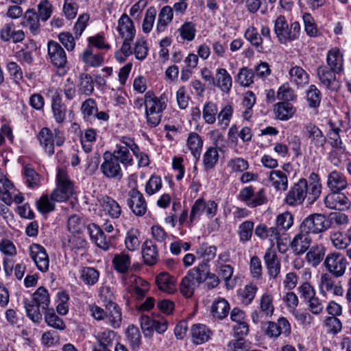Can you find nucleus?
Returning a JSON list of instances; mask_svg holds the SVG:
<instances>
[{
    "instance_id": "f257e3e1",
    "label": "nucleus",
    "mask_w": 351,
    "mask_h": 351,
    "mask_svg": "<svg viewBox=\"0 0 351 351\" xmlns=\"http://www.w3.org/2000/svg\"><path fill=\"white\" fill-rule=\"evenodd\" d=\"M132 165V154L125 149L119 147L112 152H104L100 171L106 178L120 180L123 176L121 165L126 169Z\"/></svg>"
},
{
    "instance_id": "f03ea898",
    "label": "nucleus",
    "mask_w": 351,
    "mask_h": 351,
    "mask_svg": "<svg viewBox=\"0 0 351 351\" xmlns=\"http://www.w3.org/2000/svg\"><path fill=\"white\" fill-rule=\"evenodd\" d=\"M144 101L147 124L149 128H156L160 123L162 113L167 108L168 95L164 93L156 96L149 91L145 95Z\"/></svg>"
},
{
    "instance_id": "7ed1b4c3",
    "label": "nucleus",
    "mask_w": 351,
    "mask_h": 351,
    "mask_svg": "<svg viewBox=\"0 0 351 351\" xmlns=\"http://www.w3.org/2000/svg\"><path fill=\"white\" fill-rule=\"evenodd\" d=\"M40 145L43 147L45 152L52 156L55 153L54 145L62 146L65 141V137L63 132L59 129H55L52 132L49 128H43L36 136Z\"/></svg>"
},
{
    "instance_id": "20e7f679",
    "label": "nucleus",
    "mask_w": 351,
    "mask_h": 351,
    "mask_svg": "<svg viewBox=\"0 0 351 351\" xmlns=\"http://www.w3.org/2000/svg\"><path fill=\"white\" fill-rule=\"evenodd\" d=\"M274 32L282 44L295 40L299 38L300 34V25L298 22L292 23L289 27L285 17L280 15L275 21Z\"/></svg>"
},
{
    "instance_id": "39448f33",
    "label": "nucleus",
    "mask_w": 351,
    "mask_h": 351,
    "mask_svg": "<svg viewBox=\"0 0 351 351\" xmlns=\"http://www.w3.org/2000/svg\"><path fill=\"white\" fill-rule=\"evenodd\" d=\"M57 186L51 194L52 201L63 202L66 201L73 193V184L69 180L66 172L59 169L56 176Z\"/></svg>"
},
{
    "instance_id": "423d86ee",
    "label": "nucleus",
    "mask_w": 351,
    "mask_h": 351,
    "mask_svg": "<svg viewBox=\"0 0 351 351\" xmlns=\"http://www.w3.org/2000/svg\"><path fill=\"white\" fill-rule=\"evenodd\" d=\"M306 198L308 204H312L314 203L311 202L308 199L309 192L307 180L304 178H301L290 188L286 195L285 202L289 206H297L301 205Z\"/></svg>"
},
{
    "instance_id": "0eeeda50",
    "label": "nucleus",
    "mask_w": 351,
    "mask_h": 351,
    "mask_svg": "<svg viewBox=\"0 0 351 351\" xmlns=\"http://www.w3.org/2000/svg\"><path fill=\"white\" fill-rule=\"evenodd\" d=\"M330 221L326 216L322 214H311L306 217L300 226L302 232L310 234H319L330 228Z\"/></svg>"
},
{
    "instance_id": "6e6552de",
    "label": "nucleus",
    "mask_w": 351,
    "mask_h": 351,
    "mask_svg": "<svg viewBox=\"0 0 351 351\" xmlns=\"http://www.w3.org/2000/svg\"><path fill=\"white\" fill-rule=\"evenodd\" d=\"M324 265L327 271L336 278L344 275L348 262L346 257L339 252H332L326 256Z\"/></svg>"
},
{
    "instance_id": "1a4fd4ad",
    "label": "nucleus",
    "mask_w": 351,
    "mask_h": 351,
    "mask_svg": "<svg viewBox=\"0 0 351 351\" xmlns=\"http://www.w3.org/2000/svg\"><path fill=\"white\" fill-rule=\"evenodd\" d=\"M238 199L252 208L267 202L265 189H261L258 192L254 193V188L252 186L242 189L238 195Z\"/></svg>"
},
{
    "instance_id": "9d476101",
    "label": "nucleus",
    "mask_w": 351,
    "mask_h": 351,
    "mask_svg": "<svg viewBox=\"0 0 351 351\" xmlns=\"http://www.w3.org/2000/svg\"><path fill=\"white\" fill-rule=\"evenodd\" d=\"M217 210V204L215 201L206 202L204 199H197L191 208L190 221L198 219L204 213H206L208 217L212 218L216 215Z\"/></svg>"
},
{
    "instance_id": "9b49d317",
    "label": "nucleus",
    "mask_w": 351,
    "mask_h": 351,
    "mask_svg": "<svg viewBox=\"0 0 351 351\" xmlns=\"http://www.w3.org/2000/svg\"><path fill=\"white\" fill-rule=\"evenodd\" d=\"M90 239L100 249L107 251L113 246V237H107L103 230L97 224L91 223L87 226Z\"/></svg>"
},
{
    "instance_id": "f8f14e48",
    "label": "nucleus",
    "mask_w": 351,
    "mask_h": 351,
    "mask_svg": "<svg viewBox=\"0 0 351 351\" xmlns=\"http://www.w3.org/2000/svg\"><path fill=\"white\" fill-rule=\"evenodd\" d=\"M29 256L38 270L46 272L49 267V258L45 247L39 244L33 243L29 246Z\"/></svg>"
},
{
    "instance_id": "ddd939ff",
    "label": "nucleus",
    "mask_w": 351,
    "mask_h": 351,
    "mask_svg": "<svg viewBox=\"0 0 351 351\" xmlns=\"http://www.w3.org/2000/svg\"><path fill=\"white\" fill-rule=\"evenodd\" d=\"M128 205L136 216H143L147 211V202L141 192L134 188L129 191Z\"/></svg>"
},
{
    "instance_id": "4468645a",
    "label": "nucleus",
    "mask_w": 351,
    "mask_h": 351,
    "mask_svg": "<svg viewBox=\"0 0 351 351\" xmlns=\"http://www.w3.org/2000/svg\"><path fill=\"white\" fill-rule=\"evenodd\" d=\"M264 262L268 275L272 279H276L280 273L281 263L277 253L272 247L268 248L264 255Z\"/></svg>"
},
{
    "instance_id": "2eb2a0df",
    "label": "nucleus",
    "mask_w": 351,
    "mask_h": 351,
    "mask_svg": "<svg viewBox=\"0 0 351 351\" xmlns=\"http://www.w3.org/2000/svg\"><path fill=\"white\" fill-rule=\"evenodd\" d=\"M48 56L51 62L58 68H64L67 63L66 53L57 42L48 43Z\"/></svg>"
},
{
    "instance_id": "dca6fc26",
    "label": "nucleus",
    "mask_w": 351,
    "mask_h": 351,
    "mask_svg": "<svg viewBox=\"0 0 351 351\" xmlns=\"http://www.w3.org/2000/svg\"><path fill=\"white\" fill-rule=\"evenodd\" d=\"M325 206L333 210H344L349 208L350 202L349 199L339 191H332L324 199Z\"/></svg>"
},
{
    "instance_id": "f3484780",
    "label": "nucleus",
    "mask_w": 351,
    "mask_h": 351,
    "mask_svg": "<svg viewBox=\"0 0 351 351\" xmlns=\"http://www.w3.org/2000/svg\"><path fill=\"white\" fill-rule=\"evenodd\" d=\"M319 290L322 295L331 293L334 295H342L343 293L340 282L336 283L333 277L327 273L321 275Z\"/></svg>"
},
{
    "instance_id": "a211bd4d",
    "label": "nucleus",
    "mask_w": 351,
    "mask_h": 351,
    "mask_svg": "<svg viewBox=\"0 0 351 351\" xmlns=\"http://www.w3.org/2000/svg\"><path fill=\"white\" fill-rule=\"evenodd\" d=\"M291 333V326L288 320L285 317H280L278 322H269L266 330V334L270 337H278L280 335L286 337Z\"/></svg>"
},
{
    "instance_id": "6ab92c4d",
    "label": "nucleus",
    "mask_w": 351,
    "mask_h": 351,
    "mask_svg": "<svg viewBox=\"0 0 351 351\" xmlns=\"http://www.w3.org/2000/svg\"><path fill=\"white\" fill-rule=\"evenodd\" d=\"M311 241L312 239L309 234L300 230L299 233L293 239L290 245L294 253L300 255L304 254L309 248Z\"/></svg>"
},
{
    "instance_id": "aec40b11",
    "label": "nucleus",
    "mask_w": 351,
    "mask_h": 351,
    "mask_svg": "<svg viewBox=\"0 0 351 351\" xmlns=\"http://www.w3.org/2000/svg\"><path fill=\"white\" fill-rule=\"evenodd\" d=\"M103 210L112 219H118L122 213L119 204L110 196L105 195L99 200Z\"/></svg>"
},
{
    "instance_id": "412c9836",
    "label": "nucleus",
    "mask_w": 351,
    "mask_h": 351,
    "mask_svg": "<svg viewBox=\"0 0 351 351\" xmlns=\"http://www.w3.org/2000/svg\"><path fill=\"white\" fill-rule=\"evenodd\" d=\"M142 256L145 264L155 265L158 260V252L156 244L150 239H147L142 245Z\"/></svg>"
},
{
    "instance_id": "4be33fe9",
    "label": "nucleus",
    "mask_w": 351,
    "mask_h": 351,
    "mask_svg": "<svg viewBox=\"0 0 351 351\" xmlns=\"http://www.w3.org/2000/svg\"><path fill=\"white\" fill-rule=\"evenodd\" d=\"M106 318L114 328H118L122 323V315L120 307L114 302H110L106 306Z\"/></svg>"
},
{
    "instance_id": "5701e85b",
    "label": "nucleus",
    "mask_w": 351,
    "mask_h": 351,
    "mask_svg": "<svg viewBox=\"0 0 351 351\" xmlns=\"http://www.w3.org/2000/svg\"><path fill=\"white\" fill-rule=\"evenodd\" d=\"M326 61L330 70L333 72L339 73L343 71V55L338 48L335 47L328 51Z\"/></svg>"
},
{
    "instance_id": "b1692460",
    "label": "nucleus",
    "mask_w": 351,
    "mask_h": 351,
    "mask_svg": "<svg viewBox=\"0 0 351 351\" xmlns=\"http://www.w3.org/2000/svg\"><path fill=\"white\" fill-rule=\"evenodd\" d=\"M158 289L167 293H173L176 290V279L167 272L158 274L156 278Z\"/></svg>"
},
{
    "instance_id": "393cba45",
    "label": "nucleus",
    "mask_w": 351,
    "mask_h": 351,
    "mask_svg": "<svg viewBox=\"0 0 351 351\" xmlns=\"http://www.w3.org/2000/svg\"><path fill=\"white\" fill-rule=\"evenodd\" d=\"M117 29L123 38H128L133 40L135 36V29L132 21L129 16L123 14L119 20Z\"/></svg>"
},
{
    "instance_id": "a878e982",
    "label": "nucleus",
    "mask_w": 351,
    "mask_h": 351,
    "mask_svg": "<svg viewBox=\"0 0 351 351\" xmlns=\"http://www.w3.org/2000/svg\"><path fill=\"white\" fill-rule=\"evenodd\" d=\"M210 330L204 324H193L191 328L192 341L197 345L207 341L210 337Z\"/></svg>"
},
{
    "instance_id": "bb28decb",
    "label": "nucleus",
    "mask_w": 351,
    "mask_h": 351,
    "mask_svg": "<svg viewBox=\"0 0 351 351\" xmlns=\"http://www.w3.org/2000/svg\"><path fill=\"white\" fill-rule=\"evenodd\" d=\"M40 18L34 9H28L23 17L21 25L28 27L31 33L37 35L40 32Z\"/></svg>"
},
{
    "instance_id": "cd10ccee",
    "label": "nucleus",
    "mask_w": 351,
    "mask_h": 351,
    "mask_svg": "<svg viewBox=\"0 0 351 351\" xmlns=\"http://www.w3.org/2000/svg\"><path fill=\"white\" fill-rule=\"evenodd\" d=\"M348 185L345 176L341 173L333 171L328 176L327 186L331 191H340Z\"/></svg>"
},
{
    "instance_id": "c85d7f7f",
    "label": "nucleus",
    "mask_w": 351,
    "mask_h": 351,
    "mask_svg": "<svg viewBox=\"0 0 351 351\" xmlns=\"http://www.w3.org/2000/svg\"><path fill=\"white\" fill-rule=\"evenodd\" d=\"M269 180L272 186L280 191H285L288 188V178L287 175L280 170H273L269 174Z\"/></svg>"
},
{
    "instance_id": "c756f323",
    "label": "nucleus",
    "mask_w": 351,
    "mask_h": 351,
    "mask_svg": "<svg viewBox=\"0 0 351 351\" xmlns=\"http://www.w3.org/2000/svg\"><path fill=\"white\" fill-rule=\"evenodd\" d=\"M112 263L114 269L117 272L125 274L130 267L131 258L129 254L125 252H122L114 256Z\"/></svg>"
},
{
    "instance_id": "7c9ffc66",
    "label": "nucleus",
    "mask_w": 351,
    "mask_h": 351,
    "mask_svg": "<svg viewBox=\"0 0 351 351\" xmlns=\"http://www.w3.org/2000/svg\"><path fill=\"white\" fill-rule=\"evenodd\" d=\"M325 247L322 245L311 247L306 253V259L313 267H316L323 261L325 256Z\"/></svg>"
},
{
    "instance_id": "2f4dec72",
    "label": "nucleus",
    "mask_w": 351,
    "mask_h": 351,
    "mask_svg": "<svg viewBox=\"0 0 351 351\" xmlns=\"http://www.w3.org/2000/svg\"><path fill=\"white\" fill-rule=\"evenodd\" d=\"M209 273V265L205 261H202L188 271L189 275L199 285L208 278Z\"/></svg>"
},
{
    "instance_id": "473e14b6",
    "label": "nucleus",
    "mask_w": 351,
    "mask_h": 351,
    "mask_svg": "<svg viewBox=\"0 0 351 351\" xmlns=\"http://www.w3.org/2000/svg\"><path fill=\"white\" fill-rule=\"evenodd\" d=\"M217 250L216 246L202 243L197 247L195 253L198 258H202V261L208 264L216 256Z\"/></svg>"
},
{
    "instance_id": "72a5a7b5",
    "label": "nucleus",
    "mask_w": 351,
    "mask_h": 351,
    "mask_svg": "<svg viewBox=\"0 0 351 351\" xmlns=\"http://www.w3.org/2000/svg\"><path fill=\"white\" fill-rule=\"evenodd\" d=\"M52 111L53 117L58 123H62L66 117V107L62 103L59 93H56L52 97Z\"/></svg>"
},
{
    "instance_id": "f704fd0d",
    "label": "nucleus",
    "mask_w": 351,
    "mask_h": 351,
    "mask_svg": "<svg viewBox=\"0 0 351 351\" xmlns=\"http://www.w3.org/2000/svg\"><path fill=\"white\" fill-rule=\"evenodd\" d=\"M80 279L88 286L95 285L99 278V272L98 270L91 267H84L80 271Z\"/></svg>"
},
{
    "instance_id": "c9c22d12",
    "label": "nucleus",
    "mask_w": 351,
    "mask_h": 351,
    "mask_svg": "<svg viewBox=\"0 0 351 351\" xmlns=\"http://www.w3.org/2000/svg\"><path fill=\"white\" fill-rule=\"evenodd\" d=\"M230 311V305L228 301L219 298L215 300L211 306V313L215 317L222 319L227 317Z\"/></svg>"
},
{
    "instance_id": "e433bc0d",
    "label": "nucleus",
    "mask_w": 351,
    "mask_h": 351,
    "mask_svg": "<svg viewBox=\"0 0 351 351\" xmlns=\"http://www.w3.org/2000/svg\"><path fill=\"white\" fill-rule=\"evenodd\" d=\"M83 118L86 121L92 123L95 120V114L97 111V106L93 99L85 100L81 106Z\"/></svg>"
},
{
    "instance_id": "4c0bfd02",
    "label": "nucleus",
    "mask_w": 351,
    "mask_h": 351,
    "mask_svg": "<svg viewBox=\"0 0 351 351\" xmlns=\"http://www.w3.org/2000/svg\"><path fill=\"white\" fill-rule=\"evenodd\" d=\"M259 308L261 313L265 317H271L274 311L273 296L269 292L264 293L259 300Z\"/></svg>"
},
{
    "instance_id": "58836bf2",
    "label": "nucleus",
    "mask_w": 351,
    "mask_h": 351,
    "mask_svg": "<svg viewBox=\"0 0 351 351\" xmlns=\"http://www.w3.org/2000/svg\"><path fill=\"white\" fill-rule=\"evenodd\" d=\"M274 112L278 119L286 121L293 117L295 110L292 104L289 102L283 101L275 106Z\"/></svg>"
},
{
    "instance_id": "ea45409f",
    "label": "nucleus",
    "mask_w": 351,
    "mask_h": 351,
    "mask_svg": "<svg viewBox=\"0 0 351 351\" xmlns=\"http://www.w3.org/2000/svg\"><path fill=\"white\" fill-rule=\"evenodd\" d=\"M306 128L308 137L311 141V144L317 147H322L326 143V138L322 132L313 124H308Z\"/></svg>"
},
{
    "instance_id": "a19ab883",
    "label": "nucleus",
    "mask_w": 351,
    "mask_h": 351,
    "mask_svg": "<svg viewBox=\"0 0 351 351\" xmlns=\"http://www.w3.org/2000/svg\"><path fill=\"white\" fill-rule=\"evenodd\" d=\"M311 182L308 184L309 198L311 202H315L320 196L322 193V184L318 175L312 173L309 177Z\"/></svg>"
},
{
    "instance_id": "79ce46f5",
    "label": "nucleus",
    "mask_w": 351,
    "mask_h": 351,
    "mask_svg": "<svg viewBox=\"0 0 351 351\" xmlns=\"http://www.w3.org/2000/svg\"><path fill=\"white\" fill-rule=\"evenodd\" d=\"M32 301L38 306H41L43 310L49 309L50 299L47 290L44 287H38L33 293Z\"/></svg>"
},
{
    "instance_id": "37998d69",
    "label": "nucleus",
    "mask_w": 351,
    "mask_h": 351,
    "mask_svg": "<svg viewBox=\"0 0 351 351\" xmlns=\"http://www.w3.org/2000/svg\"><path fill=\"white\" fill-rule=\"evenodd\" d=\"M13 184L5 177L0 178V199L8 205L12 202L11 191L13 189Z\"/></svg>"
},
{
    "instance_id": "c03bdc74",
    "label": "nucleus",
    "mask_w": 351,
    "mask_h": 351,
    "mask_svg": "<svg viewBox=\"0 0 351 351\" xmlns=\"http://www.w3.org/2000/svg\"><path fill=\"white\" fill-rule=\"evenodd\" d=\"M23 303L25 308L27 316L34 323H40L43 317L40 311L41 306H38V305L34 303V301H31L28 299H24Z\"/></svg>"
},
{
    "instance_id": "a18cd8bd",
    "label": "nucleus",
    "mask_w": 351,
    "mask_h": 351,
    "mask_svg": "<svg viewBox=\"0 0 351 351\" xmlns=\"http://www.w3.org/2000/svg\"><path fill=\"white\" fill-rule=\"evenodd\" d=\"M173 9L170 6L163 7L158 15L156 29L158 32L165 31L167 25L173 19Z\"/></svg>"
},
{
    "instance_id": "49530a36",
    "label": "nucleus",
    "mask_w": 351,
    "mask_h": 351,
    "mask_svg": "<svg viewBox=\"0 0 351 351\" xmlns=\"http://www.w3.org/2000/svg\"><path fill=\"white\" fill-rule=\"evenodd\" d=\"M203 142L199 134L192 132L189 134L187 139V146L193 156L198 159L201 154Z\"/></svg>"
},
{
    "instance_id": "de8ad7c7",
    "label": "nucleus",
    "mask_w": 351,
    "mask_h": 351,
    "mask_svg": "<svg viewBox=\"0 0 351 351\" xmlns=\"http://www.w3.org/2000/svg\"><path fill=\"white\" fill-rule=\"evenodd\" d=\"M199 285V284L196 282L187 273L180 282V290L184 296L190 298L193 295L195 288Z\"/></svg>"
},
{
    "instance_id": "09e8293b",
    "label": "nucleus",
    "mask_w": 351,
    "mask_h": 351,
    "mask_svg": "<svg viewBox=\"0 0 351 351\" xmlns=\"http://www.w3.org/2000/svg\"><path fill=\"white\" fill-rule=\"evenodd\" d=\"M45 320L49 326L56 330H64L66 328L64 321L53 312V308L45 311Z\"/></svg>"
},
{
    "instance_id": "8fccbe9b",
    "label": "nucleus",
    "mask_w": 351,
    "mask_h": 351,
    "mask_svg": "<svg viewBox=\"0 0 351 351\" xmlns=\"http://www.w3.org/2000/svg\"><path fill=\"white\" fill-rule=\"evenodd\" d=\"M219 160V153L216 147H210L207 149L203 156L204 169L210 170L216 165Z\"/></svg>"
},
{
    "instance_id": "3c124183",
    "label": "nucleus",
    "mask_w": 351,
    "mask_h": 351,
    "mask_svg": "<svg viewBox=\"0 0 351 351\" xmlns=\"http://www.w3.org/2000/svg\"><path fill=\"white\" fill-rule=\"evenodd\" d=\"M291 81L294 82L296 86H303L308 82V75L305 71L300 66H294L289 71Z\"/></svg>"
},
{
    "instance_id": "603ef678",
    "label": "nucleus",
    "mask_w": 351,
    "mask_h": 351,
    "mask_svg": "<svg viewBox=\"0 0 351 351\" xmlns=\"http://www.w3.org/2000/svg\"><path fill=\"white\" fill-rule=\"evenodd\" d=\"M98 345L93 348H104L110 349L115 339V332L112 330H106L97 335Z\"/></svg>"
},
{
    "instance_id": "864d4df0",
    "label": "nucleus",
    "mask_w": 351,
    "mask_h": 351,
    "mask_svg": "<svg viewBox=\"0 0 351 351\" xmlns=\"http://www.w3.org/2000/svg\"><path fill=\"white\" fill-rule=\"evenodd\" d=\"M258 287L254 285H247L243 289H240L238 295L241 302L245 305H249L254 300L257 292Z\"/></svg>"
},
{
    "instance_id": "5fc2aeb1",
    "label": "nucleus",
    "mask_w": 351,
    "mask_h": 351,
    "mask_svg": "<svg viewBox=\"0 0 351 351\" xmlns=\"http://www.w3.org/2000/svg\"><path fill=\"white\" fill-rule=\"evenodd\" d=\"M139 234L140 233L136 229H130L128 231L125 239V245L128 250L134 252L139 248Z\"/></svg>"
},
{
    "instance_id": "6e6d98bb",
    "label": "nucleus",
    "mask_w": 351,
    "mask_h": 351,
    "mask_svg": "<svg viewBox=\"0 0 351 351\" xmlns=\"http://www.w3.org/2000/svg\"><path fill=\"white\" fill-rule=\"evenodd\" d=\"M83 61L91 66H99L104 62V57L101 53H93L90 48L86 49L82 54Z\"/></svg>"
},
{
    "instance_id": "4d7b16f0",
    "label": "nucleus",
    "mask_w": 351,
    "mask_h": 351,
    "mask_svg": "<svg viewBox=\"0 0 351 351\" xmlns=\"http://www.w3.org/2000/svg\"><path fill=\"white\" fill-rule=\"evenodd\" d=\"M254 226V222L251 221H245L239 225L238 234L241 242L245 243L251 239L253 234Z\"/></svg>"
},
{
    "instance_id": "13d9d810",
    "label": "nucleus",
    "mask_w": 351,
    "mask_h": 351,
    "mask_svg": "<svg viewBox=\"0 0 351 351\" xmlns=\"http://www.w3.org/2000/svg\"><path fill=\"white\" fill-rule=\"evenodd\" d=\"M97 139V132L93 128L85 130L84 135L81 138V144L85 152L89 153L92 151V144Z\"/></svg>"
},
{
    "instance_id": "bf43d9fd",
    "label": "nucleus",
    "mask_w": 351,
    "mask_h": 351,
    "mask_svg": "<svg viewBox=\"0 0 351 351\" xmlns=\"http://www.w3.org/2000/svg\"><path fill=\"white\" fill-rule=\"evenodd\" d=\"M335 73L332 70H328L326 66H319L317 69V75L322 84L326 86H333L335 80Z\"/></svg>"
},
{
    "instance_id": "052dcab7",
    "label": "nucleus",
    "mask_w": 351,
    "mask_h": 351,
    "mask_svg": "<svg viewBox=\"0 0 351 351\" xmlns=\"http://www.w3.org/2000/svg\"><path fill=\"white\" fill-rule=\"evenodd\" d=\"M84 223L81 217L77 215H71L67 221L68 230L73 234H79L82 232Z\"/></svg>"
},
{
    "instance_id": "680f3d73",
    "label": "nucleus",
    "mask_w": 351,
    "mask_h": 351,
    "mask_svg": "<svg viewBox=\"0 0 351 351\" xmlns=\"http://www.w3.org/2000/svg\"><path fill=\"white\" fill-rule=\"evenodd\" d=\"M23 175L26 179V184L29 187H34L38 185L40 182L39 175L29 165H26L23 167Z\"/></svg>"
},
{
    "instance_id": "e2e57ef3",
    "label": "nucleus",
    "mask_w": 351,
    "mask_h": 351,
    "mask_svg": "<svg viewBox=\"0 0 351 351\" xmlns=\"http://www.w3.org/2000/svg\"><path fill=\"white\" fill-rule=\"evenodd\" d=\"M119 141L121 144H117L114 150H117L119 147H121L127 149L128 152H130V149L134 155H135L136 157H138L139 147L134 143L133 138L129 136H121Z\"/></svg>"
},
{
    "instance_id": "0e129e2a",
    "label": "nucleus",
    "mask_w": 351,
    "mask_h": 351,
    "mask_svg": "<svg viewBox=\"0 0 351 351\" xmlns=\"http://www.w3.org/2000/svg\"><path fill=\"white\" fill-rule=\"evenodd\" d=\"M217 114V106L212 103H206L203 108L202 115L206 123L213 124L216 121V114Z\"/></svg>"
},
{
    "instance_id": "69168bd1",
    "label": "nucleus",
    "mask_w": 351,
    "mask_h": 351,
    "mask_svg": "<svg viewBox=\"0 0 351 351\" xmlns=\"http://www.w3.org/2000/svg\"><path fill=\"white\" fill-rule=\"evenodd\" d=\"M304 30L310 37L317 36L318 29L313 17L309 13H304L303 15Z\"/></svg>"
},
{
    "instance_id": "338daca9",
    "label": "nucleus",
    "mask_w": 351,
    "mask_h": 351,
    "mask_svg": "<svg viewBox=\"0 0 351 351\" xmlns=\"http://www.w3.org/2000/svg\"><path fill=\"white\" fill-rule=\"evenodd\" d=\"M254 77L252 70L243 67L239 72L236 80L241 86H249L253 82Z\"/></svg>"
},
{
    "instance_id": "774afa93",
    "label": "nucleus",
    "mask_w": 351,
    "mask_h": 351,
    "mask_svg": "<svg viewBox=\"0 0 351 351\" xmlns=\"http://www.w3.org/2000/svg\"><path fill=\"white\" fill-rule=\"evenodd\" d=\"M162 187V180L158 176H152L145 184V192L149 195L156 193Z\"/></svg>"
}]
</instances>
